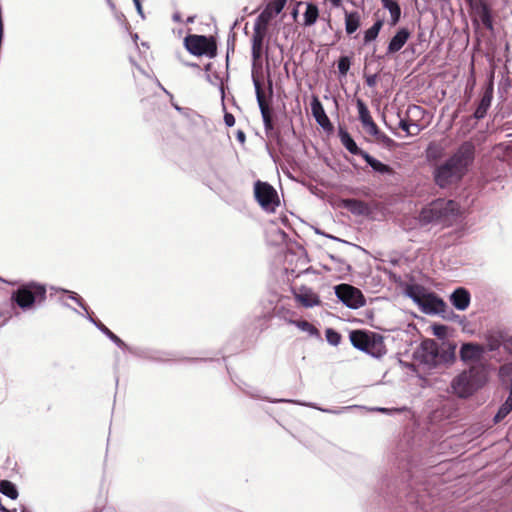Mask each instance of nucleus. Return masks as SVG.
<instances>
[{
    "mask_svg": "<svg viewBox=\"0 0 512 512\" xmlns=\"http://www.w3.org/2000/svg\"><path fill=\"white\" fill-rule=\"evenodd\" d=\"M366 163L373 169L374 172L382 174V175H393L395 173L394 169L389 165L382 163L378 159L371 156L369 153H366L363 157Z\"/></svg>",
    "mask_w": 512,
    "mask_h": 512,
    "instance_id": "393cba45",
    "label": "nucleus"
},
{
    "mask_svg": "<svg viewBox=\"0 0 512 512\" xmlns=\"http://www.w3.org/2000/svg\"><path fill=\"white\" fill-rule=\"evenodd\" d=\"M327 342L332 346H337L341 342V334L333 328H327L325 331Z\"/></svg>",
    "mask_w": 512,
    "mask_h": 512,
    "instance_id": "f704fd0d",
    "label": "nucleus"
},
{
    "mask_svg": "<svg viewBox=\"0 0 512 512\" xmlns=\"http://www.w3.org/2000/svg\"><path fill=\"white\" fill-rule=\"evenodd\" d=\"M11 313L8 309L0 308V325L6 324V322L10 319Z\"/></svg>",
    "mask_w": 512,
    "mask_h": 512,
    "instance_id": "c03bdc74",
    "label": "nucleus"
},
{
    "mask_svg": "<svg viewBox=\"0 0 512 512\" xmlns=\"http://www.w3.org/2000/svg\"><path fill=\"white\" fill-rule=\"evenodd\" d=\"M349 338L354 348L375 358L382 357L386 352L382 337L376 333L354 330L350 332Z\"/></svg>",
    "mask_w": 512,
    "mask_h": 512,
    "instance_id": "0eeeda50",
    "label": "nucleus"
},
{
    "mask_svg": "<svg viewBox=\"0 0 512 512\" xmlns=\"http://www.w3.org/2000/svg\"><path fill=\"white\" fill-rule=\"evenodd\" d=\"M268 88H269L270 94H272L273 88H272V81H271V79H268Z\"/></svg>",
    "mask_w": 512,
    "mask_h": 512,
    "instance_id": "bf43d9fd",
    "label": "nucleus"
},
{
    "mask_svg": "<svg viewBox=\"0 0 512 512\" xmlns=\"http://www.w3.org/2000/svg\"><path fill=\"white\" fill-rule=\"evenodd\" d=\"M347 207L350 209L352 213L356 214H362L365 209L364 203L358 200H349L347 203Z\"/></svg>",
    "mask_w": 512,
    "mask_h": 512,
    "instance_id": "58836bf2",
    "label": "nucleus"
},
{
    "mask_svg": "<svg viewBox=\"0 0 512 512\" xmlns=\"http://www.w3.org/2000/svg\"><path fill=\"white\" fill-rule=\"evenodd\" d=\"M506 349L509 351V353L512 355V337H510L506 343H505Z\"/></svg>",
    "mask_w": 512,
    "mask_h": 512,
    "instance_id": "3c124183",
    "label": "nucleus"
},
{
    "mask_svg": "<svg viewBox=\"0 0 512 512\" xmlns=\"http://www.w3.org/2000/svg\"><path fill=\"white\" fill-rule=\"evenodd\" d=\"M360 26V15L357 11L348 12L345 10V30L348 35L357 31Z\"/></svg>",
    "mask_w": 512,
    "mask_h": 512,
    "instance_id": "cd10ccee",
    "label": "nucleus"
},
{
    "mask_svg": "<svg viewBox=\"0 0 512 512\" xmlns=\"http://www.w3.org/2000/svg\"><path fill=\"white\" fill-rule=\"evenodd\" d=\"M46 286L38 282H28L20 285L11 295V301L26 311L36 305H41L46 299Z\"/></svg>",
    "mask_w": 512,
    "mask_h": 512,
    "instance_id": "39448f33",
    "label": "nucleus"
},
{
    "mask_svg": "<svg viewBox=\"0 0 512 512\" xmlns=\"http://www.w3.org/2000/svg\"><path fill=\"white\" fill-rule=\"evenodd\" d=\"M318 16V7L313 3H308L306 5V10L304 12V25L312 26L313 24L316 23Z\"/></svg>",
    "mask_w": 512,
    "mask_h": 512,
    "instance_id": "473e14b6",
    "label": "nucleus"
},
{
    "mask_svg": "<svg viewBox=\"0 0 512 512\" xmlns=\"http://www.w3.org/2000/svg\"><path fill=\"white\" fill-rule=\"evenodd\" d=\"M474 14V23H478V20L488 29L493 30V20L490 7L484 0L477 1L472 7H470Z\"/></svg>",
    "mask_w": 512,
    "mask_h": 512,
    "instance_id": "f3484780",
    "label": "nucleus"
},
{
    "mask_svg": "<svg viewBox=\"0 0 512 512\" xmlns=\"http://www.w3.org/2000/svg\"><path fill=\"white\" fill-rule=\"evenodd\" d=\"M338 136L341 144L353 155L361 156L362 158L367 153L359 148L349 132L342 126L338 128Z\"/></svg>",
    "mask_w": 512,
    "mask_h": 512,
    "instance_id": "5701e85b",
    "label": "nucleus"
},
{
    "mask_svg": "<svg viewBox=\"0 0 512 512\" xmlns=\"http://www.w3.org/2000/svg\"><path fill=\"white\" fill-rule=\"evenodd\" d=\"M356 106L358 109L359 120L363 127L366 129V131L370 135H372L373 133H377L378 126L372 119L365 102L362 99H357Z\"/></svg>",
    "mask_w": 512,
    "mask_h": 512,
    "instance_id": "412c9836",
    "label": "nucleus"
},
{
    "mask_svg": "<svg viewBox=\"0 0 512 512\" xmlns=\"http://www.w3.org/2000/svg\"><path fill=\"white\" fill-rule=\"evenodd\" d=\"M60 302L64 307L71 308L68 302H66L63 298H60Z\"/></svg>",
    "mask_w": 512,
    "mask_h": 512,
    "instance_id": "13d9d810",
    "label": "nucleus"
},
{
    "mask_svg": "<svg viewBox=\"0 0 512 512\" xmlns=\"http://www.w3.org/2000/svg\"><path fill=\"white\" fill-rule=\"evenodd\" d=\"M0 511L1 512H16V510H10L4 507L3 505H0Z\"/></svg>",
    "mask_w": 512,
    "mask_h": 512,
    "instance_id": "4d7b16f0",
    "label": "nucleus"
},
{
    "mask_svg": "<svg viewBox=\"0 0 512 512\" xmlns=\"http://www.w3.org/2000/svg\"><path fill=\"white\" fill-rule=\"evenodd\" d=\"M354 408H357V406H345V407H340L337 409H324V408H318V409L325 413L339 415L346 411L352 410Z\"/></svg>",
    "mask_w": 512,
    "mask_h": 512,
    "instance_id": "a19ab883",
    "label": "nucleus"
},
{
    "mask_svg": "<svg viewBox=\"0 0 512 512\" xmlns=\"http://www.w3.org/2000/svg\"><path fill=\"white\" fill-rule=\"evenodd\" d=\"M499 377L503 384H508L509 395L493 418L495 424L500 423L512 411V362L500 366Z\"/></svg>",
    "mask_w": 512,
    "mask_h": 512,
    "instance_id": "9b49d317",
    "label": "nucleus"
},
{
    "mask_svg": "<svg viewBox=\"0 0 512 512\" xmlns=\"http://www.w3.org/2000/svg\"><path fill=\"white\" fill-rule=\"evenodd\" d=\"M433 334L438 338H444L447 335V327L445 325H434Z\"/></svg>",
    "mask_w": 512,
    "mask_h": 512,
    "instance_id": "37998d69",
    "label": "nucleus"
},
{
    "mask_svg": "<svg viewBox=\"0 0 512 512\" xmlns=\"http://www.w3.org/2000/svg\"><path fill=\"white\" fill-rule=\"evenodd\" d=\"M372 136H374L380 143H382L386 147L390 148L395 144L394 140L385 133L381 132L379 128L377 129V133H373Z\"/></svg>",
    "mask_w": 512,
    "mask_h": 512,
    "instance_id": "4c0bfd02",
    "label": "nucleus"
},
{
    "mask_svg": "<svg viewBox=\"0 0 512 512\" xmlns=\"http://www.w3.org/2000/svg\"><path fill=\"white\" fill-rule=\"evenodd\" d=\"M206 79H207V81H209L210 83L215 84V83L212 81V80H213V77H211V75L207 74V75H206Z\"/></svg>",
    "mask_w": 512,
    "mask_h": 512,
    "instance_id": "052dcab7",
    "label": "nucleus"
},
{
    "mask_svg": "<svg viewBox=\"0 0 512 512\" xmlns=\"http://www.w3.org/2000/svg\"><path fill=\"white\" fill-rule=\"evenodd\" d=\"M337 298L348 308L358 309L365 305L362 292L349 284H340L335 287Z\"/></svg>",
    "mask_w": 512,
    "mask_h": 512,
    "instance_id": "f8f14e48",
    "label": "nucleus"
},
{
    "mask_svg": "<svg viewBox=\"0 0 512 512\" xmlns=\"http://www.w3.org/2000/svg\"><path fill=\"white\" fill-rule=\"evenodd\" d=\"M264 130H265V134L267 137H275L278 135L274 129V124H273L272 119L270 121H266L264 123Z\"/></svg>",
    "mask_w": 512,
    "mask_h": 512,
    "instance_id": "79ce46f5",
    "label": "nucleus"
},
{
    "mask_svg": "<svg viewBox=\"0 0 512 512\" xmlns=\"http://www.w3.org/2000/svg\"><path fill=\"white\" fill-rule=\"evenodd\" d=\"M254 195L258 204L266 212H274L280 205L277 191L268 182L256 181L254 184Z\"/></svg>",
    "mask_w": 512,
    "mask_h": 512,
    "instance_id": "9d476101",
    "label": "nucleus"
},
{
    "mask_svg": "<svg viewBox=\"0 0 512 512\" xmlns=\"http://www.w3.org/2000/svg\"><path fill=\"white\" fill-rule=\"evenodd\" d=\"M492 99H493V82L490 81L489 83H487V85L483 91V94L481 96V99L479 101V104L476 107V110L474 111L473 117L476 120H481L486 116L487 111L491 106Z\"/></svg>",
    "mask_w": 512,
    "mask_h": 512,
    "instance_id": "6ab92c4d",
    "label": "nucleus"
},
{
    "mask_svg": "<svg viewBox=\"0 0 512 512\" xmlns=\"http://www.w3.org/2000/svg\"><path fill=\"white\" fill-rule=\"evenodd\" d=\"M411 110H418V111H420L421 108L419 106L414 105L412 108H410V111Z\"/></svg>",
    "mask_w": 512,
    "mask_h": 512,
    "instance_id": "69168bd1",
    "label": "nucleus"
},
{
    "mask_svg": "<svg viewBox=\"0 0 512 512\" xmlns=\"http://www.w3.org/2000/svg\"><path fill=\"white\" fill-rule=\"evenodd\" d=\"M311 112L312 115L317 122V124L326 132L332 133L334 130V126L331 123L329 117L327 116L322 103L320 102L319 98L316 96H313L311 100Z\"/></svg>",
    "mask_w": 512,
    "mask_h": 512,
    "instance_id": "4468645a",
    "label": "nucleus"
},
{
    "mask_svg": "<svg viewBox=\"0 0 512 512\" xmlns=\"http://www.w3.org/2000/svg\"><path fill=\"white\" fill-rule=\"evenodd\" d=\"M206 79H207V81H209L210 83L215 84V83L212 81V80H213V77H211V75L207 74V75H206Z\"/></svg>",
    "mask_w": 512,
    "mask_h": 512,
    "instance_id": "680f3d73",
    "label": "nucleus"
},
{
    "mask_svg": "<svg viewBox=\"0 0 512 512\" xmlns=\"http://www.w3.org/2000/svg\"><path fill=\"white\" fill-rule=\"evenodd\" d=\"M455 345H439L433 339L424 340L414 353L415 359L426 370L452 363L455 359Z\"/></svg>",
    "mask_w": 512,
    "mask_h": 512,
    "instance_id": "f03ea898",
    "label": "nucleus"
},
{
    "mask_svg": "<svg viewBox=\"0 0 512 512\" xmlns=\"http://www.w3.org/2000/svg\"><path fill=\"white\" fill-rule=\"evenodd\" d=\"M224 123L228 127H232L235 124V117L231 113H225L224 115Z\"/></svg>",
    "mask_w": 512,
    "mask_h": 512,
    "instance_id": "de8ad7c7",
    "label": "nucleus"
},
{
    "mask_svg": "<svg viewBox=\"0 0 512 512\" xmlns=\"http://www.w3.org/2000/svg\"><path fill=\"white\" fill-rule=\"evenodd\" d=\"M351 60L348 56H341L338 60L337 67L340 76L345 77L350 69Z\"/></svg>",
    "mask_w": 512,
    "mask_h": 512,
    "instance_id": "c9c22d12",
    "label": "nucleus"
},
{
    "mask_svg": "<svg viewBox=\"0 0 512 512\" xmlns=\"http://www.w3.org/2000/svg\"><path fill=\"white\" fill-rule=\"evenodd\" d=\"M403 485V488H400L398 486V481L394 480H390V479H384L382 481V484H381V491H382V494H383V497H395L396 499H399L400 501H402V496H404L406 498V502L411 504V505H415L417 507H419L420 509L426 511L428 506H429V503L426 499V494L425 493H420L419 490L417 491H413V490H407L408 489V486L404 485V483H402Z\"/></svg>",
    "mask_w": 512,
    "mask_h": 512,
    "instance_id": "423d86ee",
    "label": "nucleus"
},
{
    "mask_svg": "<svg viewBox=\"0 0 512 512\" xmlns=\"http://www.w3.org/2000/svg\"><path fill=\"white\" fill-rule=\"evenodd\" d=\"M365 83L370 88L375 87L377 84V75L371 74V75L365 76Z\"/></svg>",
    "mask_w": 512,
    "mask_h": 512,
    "instance_id": "a18cd8bd",
    "label": "nucleus"
},
{
    "mask_svg": "<svg viewBox=\"0 0 512 512\" xmlns=\"http://www.w3.org/2000/svg\"><path fill=\"white\" fill-rule=\"evenodd\" d=\"M268 34V31L253 27L252 35V46H251V57L253 65L261 62V58L264 52V41Z\"/></svg>",
    "mask_w": 512,
    "mask_h": 512,
    "instance_id": "2eb2a0df",
    "label": "nucleus"
},
{
    "mask_svg": "<svg viewBox=\"0 0 512 512\" xmlns=\"http://www.w3.org/2000/svg\"><path fill=\"white\" fill-rule=\"evenodd\" d=\"M475 159V145L470 141L463 142L456 151L443 163L433 169V178L440 188H448L457 184L467 174Z\"/></svg>",
    "mask_w": 512,
    "mask_h": 512,
    "instance_id": "f257e3e1",
    "label": "nucleus"
},
{
    "mask_svg": "<svg viewBox=\"0 0 512 512\" xmlns=\"http://www.w3.org/2000/svg\"><path fill=\"white\" fill-rule=\"evenodd\" d=\"M382 5L387 9L391 16V26H395L401 17V8L395 0H381Z\"/></svg>",
    "mask_w": 512,
    "mask_h": 512,
    "instance_id": "c85d7f7f",
    "label": "nucleus"
},
{
    "mask_svg": "<svg viewBox=\"0 0 512 512\" xmlns=\"http://www.w3.org/2000/svg\"><path fill=\"white\" fill-rule=\"evenodd\" d=\"M212 67V64L211 63H208L205 65V71H209Z\"/></svg>",
    "mask_w": 512,
    "mask_h": 512,
    "instance_id": "0e129e2a",
    "label": "nucleus"
},
{
    "mask_svg": "<svg viewBox=\"0 0 512 512\" xmlns=\"http://www.w3.org/2000/svg\"><path fill=\"white\" fill-rule=\"evenodd\" d=\"M405 294L412 299L415 304L419 305L428 292L419 284H410L406 286Z\"/></svg>",
    "mask_w": 512,
    "mask_h": 512,
    "instance_id": "a878e982",
    "label": "nucleus"
},
{
    "mask_svg": "<svg viewBox=\"0 0 512 512\" xmlns=\"http://www.w3.org/2000/svg\"><path fill=\"white\" fill-rule=\"evenodd\" d=\"M330 3L334 6V7H339L341 6V2L342 0H329Z\"/></svg>",
    "mask_w": 512,
    "mask_h": 512,
    "instance_id": "5fc2aeb1",
    "label": "nucleus"
},
{
    "mask_svg": "<svg viewBox=\"0 0 512 512\" xmlns=\"http://www.w3.org/2000/svg\"><path fill=\"white\" fill-rule=\"evenodd\" d=\"M294 297L296 301L305 308H312L320 305L321 303L318 294L306 286H302L297 291H295Z\"/></svg>",
    "mask_w": 512,
    "mask_h": 512,
    "instance_id": "a211bd4d",
    "label": "nucleus"
},
{
    "mask_svg": "<svg viewBox=\"0 0 512 512\" xmlns=\"http://www.w3.org/2000/svg\"><path fill=\"white\" fill-rule=\"evenodd\" d=\"M134 5H135V8L137 10V13L138 15L142 18V19H145V14L143 12V8H142V4H141V0H132Z\"/></svg>",
    "mask_w": 512,
    "mask_h": 512,
    "instance_id": "09e8293b",
    "label": "nucleus"
},
{
    "mask_svg": "<svg viewBox=\"0 0 512 512\" xmlns=\"http://www.w3.org/2000/svg\"><path fill=\"white\" fill-rule=\"evenodd\" d=\"M376 410L379 412H382V413H387L390 411H395V412L400 411V409H388V408H376Z\"/></svg>",
    "mask_w": 512,
    "mask_h": 512,
    "instance_id": "603ef678",
    "label": "nucleus"
},
{
    "mask_svg": "<svg viewBox=\"0 0 512 512\" xmlns=\"http://www.w3.org/2000/svg\"><path fill=\"white\" fill-rule=\"evenodd\" d=\"M172 106L177 110V111H181L182 108L180 106H178L177 104L175 103H172Z\"/></svg>",
    "mask_w": 512,
    "mask_h": 512,
    "instance_id": "e2e57ef3",
    "label": "nucleus"
},
{
    "mask_svg": "<svg viewBox=\"0 0 512 512\" xmlns=\"http://www.w3.org/2000/svg\"><path fill=\"white\" fill-rule=\"evenodd\" d=\"M289 324H292L299 328L301 331L307 333L310 337L320 338L319 330L310 322L306 320H292L288 321Z\"/></svg>",
    "mask_w": 512,
    "mask_h": 512,
    "instance_id": "c756f323",
    "label": "nucleus"
},
{
    "mask_svg": "<svg viewBox=\"0 0 512 512\" xmlns=\"http://www.w3.org/2000/svg\"><path fill=\"white\" fill-rule=\"evenodd\" d=\"M62 293L68 294V297L75 301V303L81 307L85 311V315L82 314V316L86 317V319L91 322L98 330H100L107 338H109L115 345H117L120 349L123 351H129L132 352V349L122 340L120 339L115 333H113L108 327H106L101 321L95 319L89 312H88V306L85 304L83 299L73 291L65 290V289H59Z\"/></svg>",
    "mask_w": 512,
    "mask_h": 512,
    "instance_id": "6e6552de",
    "label": "nucleus"
},
{
    "mask_svg": "<svg viewBox=\"0 0 512 512\" xmlns=\"http://www.w3.org/2000/svg\"><path fill=\"white\" fill-rule=\"evenodd\" d=\"M457 216V204L453 200L437 199L423 207L419 214L422 225L449 226Z\"/></svg>",
    "mask_w": 512,
    "mask_h": 512,
    "instance_id": "20e7f679",
    "label": "nucleus"
},
{
    "mask_svg": "<svg viewBox=\"0 0 512 512\" xmlns=\"http://www.w3.org/2000/svg\"><path fill=\"white\" fill-rule=\"evenodd\" d=\"M384 21L382 19H378L374 22V24L365 31L364 33V44H368L371 41H374L378 35L380 30L382 29Z\"/></svg>",
    "mask_w": 512,
    "mask_h": 512,
    "instance_id": "72a5a7b5",
    "label": "nucleus"
},
{
    "mask_svg": "<svg viewBox=\"0 0 512 512\" xmlns=\"http://www.w3.org/2000/svg\"><path fill=\"white\" fill-rule=\"evenodd\" d=\"M269 401L273 402V403H276V402H291V403H296V404H300V405H303V406H309V407L317 408L314 404L302 403V402L295 401V400L275 399V400H269Z\"/></svg>",
    "mask_w": 512,
    "mask_h": 512,
    "instance_id": "49530a36",
    "label": "nucleus"
},
{
    "mask_svg": "<svg viewBox=\"0 0 512 512\" xmlns=\"http://www.w3.org/2000/svg\"><path fill=\"white\" fill-rule=\"evenodd\" d=\"M252 81H253V85L255 88L256 100H257V103H258V106H259V109L261 112L263 124H264L266 121H270L272 119L271 111L265 102V97H264V92L262 89L261 81L259 80L258 77H256L254 75V73L252 74Z\"/></svg>",
    "mask_w": 512,
    "mask_h": 512,
    "instance_id": "aec40b11",
    "label": "nucleus"
},
{
    "mask_svg": "<svg viewBox=\"0 0 512 512\" xmlns=\"http://www.w3.org/2000/svg\"><path fill=\"white\" fill-rule=\"evenodd\" d=\"M418 306L426 314H440L447 309L446 303L440 297L429 292Z\"/></svg>",
    "mask_w": 512,
    "mask_h": 512,
    "instance_id": "dca6fc26",
    "label": "nucleus"
},
{
    "mask_svg": "<svg viewBox=\"0 0 512 512\" xmlns=\"http://www.w3.org/2000/svg\"><path fill=\"white\" fill-rule=\"evenodd\" d=\"M426 159L427 161L432 164L443 156V148L434 142L430 143L426 148Z\"/></svg>",
    "mask_w": 512,
    "mask_h": 512,
    "instance_id": "7c9ffc66",
    "label": "nucleus"
},
{
    "mask_svg": "<svg viewBox=\"0 0 512 512\" xmlns=\"http://www.w3.org/2000/svg\"><path fill=\"white\" fill-rule=\"evenodd\" d=\"M449 300L457 310L464 311L470 304L471 295L466 288L458 287L451 293Z\"/></svg>",
    "mask_w": 512,
    "mask_h": 512,
    "instance_id": "4be33fe9",
    "label": "nucleus"
},
{
    "mask_svg": "<svg viewBox=\"0 0 512 512\" xmlns=\"http://www.w3.org/2000/svg\"><path fill=\"white\" fill-rule=\"evenodd\" d=\"M172 19H173L174 22H177V23L181 22L180 13H178V12L174 13L173 16H172Z\"/></svg>",
    "mask_w": 512,
    "mask_h": 512,
    "instance_id": "864d4df0",
    "label": "nucleus"
},
{
    "mask_svg": "<svg viewBox=\"0 0 512 512\" xmlns=\"http://www.w3.org/2000/svg\"><path fill=\"white\" fill-rule=\"evenodd\" d=\"M485 354V349L481 344L467 342L460 347L459 356L464 363L480 362Z\"/></svg>",
    "mask_w": 512,
    "mask_h": 512,
    "instance_id": "ddd939ff",
    "label": "nucleus"
},
{
    "mask_svg": "<svg viewBox=\"0 0 512 512\" xmlns=\"http://www.w3.org/2000/svg\"><path fill=\"white\" fill-rule=\"evenodd\" d=\"M276 15L277 14H273L270 7L265 6L264 10L257 16L254 27L268 31L269 24Z\"/></svg>",
    "mask_w": 512,
    "mask_h": 512,
    "instance_id": "bb28decb",
    "label": "nucleus"
},
{
    "mask_svg": "<svg viewBox=\"0 0 512 512\" xmlns=\"http://www.w3.org/2000/svg\"><path fill=\"white\" fill-rule=\"evenodd\" d=\"M236 138L240 143H244L246 140V135L242 130H238L236 133Z\"/></svg>",
    "mask_w": 512,
    "mask_h": 512,
    "instance_id": "8fccbe9b",
    "label": "nucleus"
},
{
    "mask_svg": "<svg viewBox=\"0 0 512 512\" xmlns=\"http://www.w3.org/2000/svg\"><path fill=\"white\" fill-rule=\"evenodd\" d=\"M157 84H158V86H159V87H160V88H161V89H162V90H163L167 95H169V96H170V98H172V97H173V96H172V94H171L169 91H167V90H166V89L161 85V83H160L159 81L157 82Z\"/></svg>",
    "mask_w": 512,
    "mask_h": 512,
    "instance_id": "6e6d98bb",
    "label": "nucleus"
},
{
    "mask_svg": "<svg viewBox=\"0 0 512 512\" xmlns=\"http://www.w3.org/2000/svg\"><path fill=\"white\" fill-rule=\"evenodd\" d=\"M410 37V31L407 28H400L396 34L391 38L388 47L387 54H394L400 51L406 44Z\"/></svg>",
    "mask_w": 512,
    "mask_h": 512,
    "instance_id": "b1692460",
    "label": "nucleus"
},
{
    "mask_svg": "<svg viewBox=\"0 0 512 512\" xmlns=\"http://www.w3.org/2000/svg\"><path fill=\"white\" fill-rule=\"evenodd\" d=\"M488 380L486 368L482 364L472 365L455 376L450 384L452 392L459 398H468L481 389Z\"/></svg>",
    "mask_w": 512,
    "mask_h": 512,
    "instance_id": "7ed1b4c3",
    "label": "nucleus"
},
{
    "mask_svg": "<svg viewBox=\"0 0 512 512\" xmlns=\"http://www.w3.org/2000/svg\"><path fill=\"white\" fill-rule=\"evenodd\" d=\"M186 49L196 56H208L213 58L217 54V45L213 37L205 35H188L185 37Z\"/></svg>",
    "mask_w": 512,
    "mask_h": 512,
    "instance_id": "1a4fd4ad",
    "label": "nucleus"
},
{
    "mask_svg": "<svg viewBox=\"0 0 512 512\" xmlns=\"http://www.w3.org/2000/svg\"><path fill=\"white\" fill-rule=\"evenodd\" d=\"M134 40L136 41L138 39V35L137 34H134L133 36Z\"/></svg>",
    "mask_w": 512,
    "mask_h": 512,
    "instance_id": "774afa93",
    "label": "nucleus"
},
{
    "mask_svg": "<svg viewBox=\"0 0 512 512\" xmlns=\"http://www.w3.org/2000/svg\"><path fill=\"white\" fill-rule=\"evenodd\" d=\"M194 21V17H189L187 22L192 23Z\"/></svg>",
    "mask_w": 512,
    "mask_h": 512,
    "instance_id": "338daca9",
    "label": "nucleus"
},
{
    "mask_svg": "<svg viewBox=\"0 0 512 512\" xmlns=\"http://www.w3.org/2000/svg\"><path fill=\"white\" fill-rule=\"evenodd\" d=\"M0 493L12 500L17 499L19 495L16 485L9 480L0 481Z\"/></svg>",
    "mask_w": 512,
    "mask_h": 512,
    "instance_id": "2f4dec72",
    "label": "nucleus"
},
{
    "mask_svg": "<svg viewBox=\"0 0 512 512\" xmlns=\"http://www.w3.org/2000/svg\"><path fill=\"white\" fill-rule=\"evenodd\" d=\"M399 127L403 131H405L408 135H416L419 133L420 128L419 125L413 123L409 124L408 121L401 119L399 122Z\"/></svg>",
    "mask_w": 512,
    "mask_h": 512,
    "instance_id": "e433bc0d",
    "label": "nucleus"
},
{
    "mask_svg": "<svg viewBox=\"0 0 512 512\" xmlns=\"http://www.w3.org/2000/svg\"><path fill=\"white\" fill-rule=\"evenodd\" d=\"M287 0H270L267 7H270L273 11V14H279L282 12Z\"/></svg>",
    "mask_w": 512,
    "mask_h": 512,
    "instance_id": "ea45409f",
    "label": "nucleus"
}]
</instances>
